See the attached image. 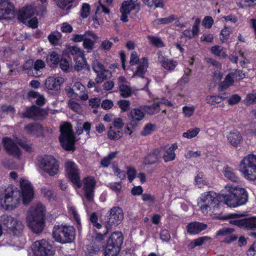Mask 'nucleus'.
<instances>
[{
    "label": "nucleus",
    "instance_id": "1",
    "mask_svg": "<svg viewBox=\"0 0 256 256\" xmlns=\"http://www.w3.org/2000/svg\"><path fill=\"white\" fill-rule=\"evenodd\" d=\"M44 212L42 206L41 204H38L35 208H30L28 212V225L34 233H40L44 230L45 224Z\"/></svg>",
    "mask_w": 256,
    "mask_h": 256
},
{
    "label": "nucleus",
    "instance_id": "2",
    "mask_svg": "<svg viewBox=\"0 0 256 256\" xmlns=\"http://www.w3.org/2000/svg\"><path fill=\"white\" fill-rule=\"evenodd\" d=\"M38 10L41 12V15H43L44 12H46V8L43 6L37 8H34L31 5L26 6L19 11L18 18L23 24L28 22L30 28H36L38 26V21L35 16L40 15Z\"/></svg>",
    "mask_w": 256,
    "mask_h": 256
},
{
    "label": "nucleus",
    "instance_id": "3",
    "mask_svg": "<svg viewBox=\"0 0 256 256\" xmlns=\"http://www.w3.org/2000/svg\"><path fill=\"white\" fill-rule=\"evenodd\" d=\"M228 193L223 196L224 203L228 206L236 208L246 204L248 194L244 188L229 187Z\"/></svg>",
    "mask_w": 256,
    "mask_h": 256
},
{
    "label": "nucleus",
    "instance_id": "4",
    "mask_svg": "<svg viewBox=\"0 0 256 256\" xmlns=\"http://www.w3.org/2000/svg\"><path fill=\"white\" fill-rule=\"evenodd\" d=\"M52 236L56 242L61 244H70L75 238V229L72 226L54 225L52 230Z\"/></svg>",
    "mask_w": 256,
    "mask_h": 256
},
{
    "label": "nucleus",
    "instance_id": "5",
    "mask_svg": "<svg viewBox=\"0 0 256 256\" xmlns=\"http://www.w3.org/2000/svg\"><path fill=\"white\" fill-rule=\"evenodd\" d=\"M60 134L58 139L62 148L66 151L74 152L76 150V136L72 125L66 122L60 127Z\"/></svg>",
    "mask_w": 256,
    "mask_h": 256
},
{
    "label": "nucleus",
    "instance_id": "6",
    "mask_svg": "<svg viewBox=\"0 0 256 256\" xmlns=\"http://www.w3.org/2000/svg\"><path fill=\"white\" fill-rule=\"evenodd\" d=\"M220 201L218 200L216 194L212 191L208 192L202 194L198 205L200 210L204 215L208 214L212 209L219 207Z\"/></svg>",
    "mask_w": 256,
    "mask_h": 256
},
{
    "label": "nucleus",
    "instance_id": "7",
    "mask_svg": "<svg viewBox=\"0 0 256 256\" xmlns=\"http://www.w3.org/2000/svg\"><path fill=\"white\" fill-rule=\"evenodd\" d=\"M240 168L244 177L248 180H256V155L249 154L240 162Z\"/></svg>",
    "mask_w": 256,
    "mask_h": 256
},
{
    "label": "nucleus",
    "instance_id": "8",
    "mask_svg": "<svg viewBox=\"0 0 256 256\" xmlns=\"http://www.w3.org/2000/svg\"><path fill=\"white\" fill-rule=\"evenodd\" d=\"M14 186L8 184L6 188L0 190V204L6 210H12L17 206L18 198L14 196Z\"/></svg>",
    "mask_w": 256,
    "mask_h": 256
},
{
    "label": "nucleus",
    "instance_id": "9",
    "mask_svg": "<svg viewBox=\"0 0 256 256\" xmlns=\"http://www.w3.org/2000/svg\"><path fill=\"white\" fill-rule=\"evenodd\" d=\"M39 166L50 176H54L58 170V162L52 156L44 155L38 158Z\"/></svg>",
    "mask_w": 256,
    "mask_h": 256
},
{
    "label": "nucleus",
    "instance_id": "10",
    "mask_svg": "<svg viewBox=\"0 0 256 256\" xmlns=\"http://www.w3.org/2000/svg\"><path fill=\"white\" fill-rule=\"evenodd\" d=\"M1 218L3 226L9 234L18 236L22 234L24 226L21 222L8 215L4 216Z\"/></svg>",
    "mask_w": 256,
    "mask_h": 256
},
{
    "label": "nucleus",
    "instance_id": "11",
    "mask_svg": "<svg viewBox=\"0 0 256 256\" xmlns=\"http://www.w3.org/2000/svg\"><path fill=\"white\" fill-rule=\"evenodd\" d=\"M65 169L66 176L72 184L78 188H82V182L77 165L72 161H68L65 164Z\"/></svg>",
    "mask_w": 256,
    "mask_h": 256
},
{
    "label": "nucleus",
    "instance_id": "12",
    "mask_svg": "<svg viewBox=\"0 0 256 256\" xmlns=\"http://www.w3.org/2000/svg\"><path fill=\"white\" fill-rule=\"evenodd\" d=\"M32 250L34 256H53L54 254L52 246L44 239L36 241L32 244Z\"/></svg>",
    "mask_w": 256,
    "mask_h": 256
},
{
    "label": "nucleus",
    "instance_id": "13",
    "mask_svg": "<svg viewBox=\"0 0 256 256\" xmlns=\"http://www.w3.org/2000/svg\"><path fill=\"white\" fill-rule=\"evenodd\" d=\"M20 196L24 205L29 204L33 200L34 190L32 184L28 180L21 178L20 181Z\"/></svg>",
    "mask_w": 256,
    "mask_h": 256
},
{
    "label": "nucleus",
    "instance_id": "14",
    "mask_svg": "<svg viewBox=\"0 0 256 256\" xmlns=\"http://www.w3.org/2000/svg\"><path fill=\"white\" fill-rule=\"evenodd\" d=\"M83 190L86 199L92 202L94 200V190L96 185V180L94 176H88L82 180Z\"/></svg>",
    "mask_w": 256,
    "mask_h": 256
},
{
    "label": "nucleus",
    "instance_id": "15",
    "mask_svg": "<svg viewBox=\"0 0 256 256\" xmlns=\"http://www.w3.org/2000/svg\"><path fill=\"white\" fill-rule=\"evenodd\" d=\"M46 112L42 108L35 105L27 107L26 110L22 113V117L32 118L34 120H41L45 118Z\"/></svg>",
    "mask_w": 256,
    "mask_h": 256
},
{
    "label": "nucleus",
    "instance_id": "16",
    "mask_svg": "<svg viewBox=\"0 0 256 256\" xmlns=\"http://www.w3.org/2000/svg\"><path fill=\"white\" fill-rule=\"evenodd\" d=\"M164 150L163 147H158L154 148L149 152L144 159V164L146 165H152L160 162L162 158V155Z\"/></svg>",
    "mask_w": 256,
    "mask_h": 256
},
{
    "label": "nucleus",
    "instance_id": "17",
    "mask_svg": "<svg viewBox=\"0 0 256 256\" xmlns=\"http://www.w3.org/2000/svg\"><path fill=\"white\" fill-rule=\"evenodd\" d=\"M14 12V6L8 0H0V20L10 18Z\"/></svg>",
    "mask_w": 256,
    "mask_h": 256
},
{
    "label": "nucleus",
    "instance_id": "18",
    "mask_svg": "<svg viewBox=\"0 0 256 256\" xmlns=\"http://www.w3.org/2000/svg\"><path fill=\"white\" fill-rule=\"evenodd\" d=\"M230 223L240 228L254 230L256 229V216L232 220L230 221Z\"/></svg>",
    "mask_w": 256,
    "mask_h": 256
},
{
    "label": "nucleus",
    "instance_id": "19",
    "mask_svg": "<svg viewBox=\"0 0 256 256\" xmlns=\"http://www.w3.org/2000/svg\"><path fill=\"white\" fill-rule=\"evenodd\" d=\"M3 143L8 154L17 158L20 156L21 155L20 150L12 138L8 137L4 138Z\"/></svg>",
    "mask_w": 256,
    "mask_h": 256
},
{
    "label": "nucleus",
    "instance_id": "20",
    "mask_svg": "<svg viewBox=\"0 0 256 256\" xmlns=\"http://www.w3.org/2000/svg\"><path fill=\"white\" fill-rule=\"evenodd\" d=\"M24 130L26 134L37 138L44 136V127L40 124L30 123L24 126Z\"/></svg>",
    "mask_w": 256,
    "mask_h": 256
},
{
    "label": "nucleus",
    "instance_id": "21",
    "mask_svg": "<svg viewBox=\"0 0 256 256\" xmlns=\"http://www.w3.org/2000/svg\"><path fill=\"white\" fill-rule=\"evenodd\" d=\"M168 145H163L160 147H163L164 149L162 155V158L165 162L174 160L176 158L175 151L178 148L177 143H174L168 148Z\"/></svg>",
    "mask_w": 256,
    "mask_h": 256
},
{
    "label": "nucleus",
    "instance_id": "22",
    "mask_svg": "<svg viewBox=\"0 0 256 256\" xmlns=\"http://www.w3.org/2000/svg\"><path fill=\"white\" fill-rule=\"evenodd\" d=\"M110 218L109 221L107 222L112 226V224L117 225L119 222L122 220L124 218V214L122 210L118 206H114L112 208L110 211Z\"/></svg>",
    "mask_w": 256,
    "mask_h": 256
},
{
    "label": "nucleus",
    "instance_id": "23",
    "mask_svg": "<svg viewBox=\"0 0 256 256\" xmlns=\"http://www.w3.org/2000/svg\"><path fill=\"white\" fill-rule=\"evenodd\" d=\"M158 60L162 66L165 70L172 72L178 66V62L173 59H169L162 54L161 52L158 53Z\"/></svg>",
    "mask_w": 256,
    "mask_h": 256
},
{
    "label": "nucleus",
    "instance_id": "24",
    "mask_svg": "<svg viewBox=\"0 0 256 256\" xmlns=\"http://www.w3.org/2000/svg\"><path fill=\"white\" fill-rule=\"evenodd\" d=\"M64 80L62 77H48L45 82V87L48 90L58 91L60 90V84L63 82Z\"/></svg>",
    "mask_w": 256,
    "mask_h": 256
},
{
    "label": "nucleus",
    "instance_id": "25",
    "mask_svg": "<svg viewBox=\"0 0 256 256\" xmlns=\"http://www.w3.org/2000/svg\"><path fill=\"white\" fill-rule=\"evenodd\" d=\"M144 116L145 112L141 108H132L128 114V118L130 120V124H134V125L138 126V122L144 118Z\"/></svg>",
    "mask_w": 256,
    "mask_h": 256
},
{
    "label": "nucleus",
    "instance_id": "26",
    "mask_svg": "<svg viewBox=\"0 0 256 256\" xmlns=\"http://www.w3.org/2000/svg\"><path fill=\"white\" fill-rule=\"evenodd\" d=\"M208 227L206 224L198 222H194L187 225V231L190 234H198Z\"/></svg>",
    "mask_w": 256,
    "mask_h": 256
},
{
    "label": "nucleus",
    "instance_id": "27",
    "mask_svg": "<svg viewBox=\"0 0 256 256\" xmlns=\"http://www.w3.org/2000/svg\"><path fill=\"white\" fill-rule=\"evenodd\" d=\"M228 142L234 147L236 148L240 145L242 138L238 130H234L227 135Z\"/></svg>",
    "mask_w": 256,
    "mask_h": 256
},
{
    "label": "nucleus",
    "instance_id": "28",
    "mask_svg": "<svg viewBox=\"0 0 256 256\" xmlns=\"http://www.w3.org/2000/svg\"><path fill=\"white\" fill-rule=\"evenodd\" d=\"M122 7L126 11H128L130 14L134 10L138 12L140 9V4L138 2V0H125L122 2L120 10H122Z\"/></svg>",
    "mask_w": 256,
    "mask_h": 256
},
{
    "label": "nucleus",
    "instance_id": "29",
    "mask_svg": "<svg viewBox=\"0 0 256 256\" xmlns=\"http://www.w3.org/2000/svg\"><path fill=\"white\" fill-rule=\"evenodd\" d=\"M122 244H112L106 243L104 249V256H118L121 250Z\"/></svg>",
    "mask_w": 256,
    "mask_h": 256
},
{
    "label": "nucleus",
    "instance_id": "30",
    "mask_svg": "<svg viewBox=\"0 0 256 256\" xmlns=\"http://www.w3.org/2000/svg\"><path fill=\"white\" fill-rule=\"evenodd\" d=\"M122 244H112L106 243L104 249V256H118L121 250Z\"/></svg>",
    "mask_w": 256,
    "mask_h": 256
},
{
    "label": "nucleus",
    "instance_id": "31",
    "mask_svg": "<svg viewBox=\"0 0 256 256\" xmlns=\"http://www.w3.org/2000/svg\"><path fill=\"white\" fill-rule=\"evenodd\" d=\"M148 68V60L146 58H143L142 62H140L136 70L134 73V76L141 78L144 77L147 68Z\"/></svg>",
    "mask_w": 256,
    "mask_h": 256
},
{
    "label": "nucleus",
    "instance_id": "32",
    "mask_svg": "<svg viewBox=\"0 0 256 256\" xmlns=\"http://www.w3.org/2000/svg\"><path fill=\"white\" fill-rule=\"evenodd\" d=\"M223 174L226 178L232 182H240V178L234 172L233 169L228 166L224 167Z\"/></svg>",
    "mask_w": 256,
    "mask_h": 256
},
{
    "label": "nucleus",
    "instance_id": "33",
    "mask_svg": "<svg viewBox=\"0 0 256 256\" xmlns=\"http://www.w3.org/2000/svg\"><path fill=\"white\" fill-rule=\"evenodd\" d=\"M124 236L122 232H112L107 240L106 243L112 244H123Z\"/></svg>",
    "mask_w": 256,
    "mask_h": 256
},
{
    "label": "nucleus",
    "instance_id": "34",
    "mask_svg": "<svg viewBox=\"0 0 256 256\" xmlns=\"http://www.w3.org/2000/svg\"><path fill=\"white\" fill-rule=\"evenodd\" d=\"M73 60L76 62L74 68L78 71H80L87 66L84 54L78 57H73Z\"/></svg>",
    "mask_w": 256,
    "mask_h": 256
},
{
    "label": "nucleus",
    "instance_id": "35",
    "mask_svg": "<svg viewBox=\"0 0 256 256\" xmlns=\"http://www.w3.org/2000/svg\"><path fill=\"white\" fill-rule=\"evenodd\" d=\"M60 60V56L58 52L52 51L48 54L46 59V62L50 65L58 66Z\"/></svg>",
    "mask_w": 256,
    "mask_h": 256
},
{
    "label": "nucleus",
    "instance_id": "36",
    "mask_svg": "<svg viewBox=\"0 0 256 256\" xmlns=\"http://www.w3.org/2000/svg\"><path fill=\"white\" fill-rule=\"evenodd\" d=\"M120 92V96L124 98L130 97L132 94V90L131 88L124 84H120L118 86Z\"/></svg>",
    "mask_w": 256,
    "mask_h": 256
},
{
    "label": "nucleus",
    "instance_id": "37",
    "mask_svg": "<svg viewBox=\"0 0 256 256\" xmlns=\"http://www.w3.org/2000/svg\"><path fill=\"white\" fill-rule=\"evenodd\" d=\"M234 80L230 72L226 76L224 80L220 83L219 86L220 88L222 90H226L232 86L234 84Z\"/></svg>",
    "mask_w": 256,
    "mask_h": 256
},
{
    "label": "nucleus",
    "instance_id": "38",
    "mask_svg": "<svg viewBox=\"0 0 256 256\" xmlns=\"http://www.w3.org/2000/svg\"><path fill=\"white\" fill-rule=\"evenodd\" d=\"M123 136V132L122 130L116 131L112 127H110L108 132V138L112 140H116Z\"/></svg>",
    "mask_w": 256,
    "mask_h": 256
},
{
    "label": "nucleus",
    "instance_id": "39",
    "mask_svg": "<svg viewBox=\"0 0 256 256\" xmlns=\"http://www.w3.org/2000/svg\"><path fill=\"white\" fill-rule=\"evenodd\" d=\"M61 37V33L58 31H55L52 32L48 36V38L51 44L56 46L58 44L59 40L60 39Z\"/></svg>",
    "mask_w": 256,
    "mask_h": 256
},
{
    "label": "nucleus",
    "instance_id": "40",
    "mask_svg": "<svg viewBox=\"0 0 256 256\" xmlns=\"http://www.w3.org/2000/svg\"><path fill=\"white\" fill-rule=\"evenodd\" d=\"M147 38L149 40L150 43L156 48H162L165 46L164 42L159 37L148 35V36Z\"/></svg>",
    "mask_w": 256,
    "mask_h": 256
},
{
    "label": "nucleus",
    "instance_id": "41",
    "mask_svg": "<svg viewBox=\"0 0 256 256\" xmlns=\"http://www.w3.org/2000/svg\"><path fill=\"white\" fill-rule=\"evenodd\" d=\"M224 99V98L222 96L210 95L206 97V100L208 104L215 106L216 104L220 103Z\"/></svg>",
    "mask_w": 256,
    "mask_h": 256
},
{
    "label": "nucleus",
    "instance_id": "42",
    "mask_svg": "<svg viewBox=\"0 0 256 256\" xmlns=\"http://www.w3.org/2000/svg\"><path fill=\"white\" fill-rule=\"evenodd\" d=\"M100 250V248L96 246L88 245L86 251V256H98Z\"/></svg>",
    "mask_w": 256,
    "mask_h": 256
},
{
    "label": "nucleus",
    "instance_id": "43",
    "mask_svg": "<svg viewBox=\"0 0 256 256\" xmlns=\"http://www.w3.org/2000/svg\"><path fill=\"white\" fill-rule=\"evenodd\" d=\"M74 0H57V6L62 9L68 10L72 8V4Z\"/></svg>",
    "mask_w": 256,
    "mask_h": 256
},
{
    "label": "nucleus",
    "instance_id": "44",
    "mask_svg": "<svg viewBox=\"0 0 256 256\" xmlns=\"http://www.w3.org/2000/svg\"><path fill=\"white\" fill-rule=\"evenodd\" d=\"M116 152H111L106 156L104 157L100 161L101 165L104 168L108 167L111 160L116 156Z\"/></svg>",
    "mask_w": 256,
    "mask_h": 256
},
{
    "label": "nucleus",
    "instance_id": "45",
    "mask_svg": "<svg viewBox=\"0 0 256 256\" xmlns=\"http://www.w3.org/2000/svg\"><path fill=\"white\" fill-rule=\"evenodd\" d=\"M177 19L178 16L176 15L171 14L166 18H158L156 22L158 24H168Z\"/></svg>",
    "mask_w": 256,
    "mask_h": 256
},
{
    "label": "nucleus",
    "instance_id": "46",
    "mask_svg": "<svg viewBox=\"0 0 256 256\" xmlns=\"http://www.w3.org/2000/svg\"><path fill=\"white\" fill-rule=\"evenodd\" d=\"M200 129L198 128H190L186 132L182 134V136L187 138H192L196 136L199 132Z\"/></svg>",
    "mask_w": 256,
    "mask_h": 256
},
{
    "label": "nucleus",
    "instance_id": "47",
    "mask_svg": "<svg viewBox=\"0 0 256 256\" xmlns=\"http://www.w3.org/2000/svg\"><path fill=\"white\" fill-rule=\"evenodd\" d=\"M68 54L69 56L73 59V57H78L84 53L78 47L72 46L69 48Z\"/></svg>",
    "mask_w": 256,
    "mask_h": 256
},
{
    "label": "nucleus",
    "instance_id": "48",
    "mask_svg": "<svg viewBox=\"0 0 256 256\" xmlns=\"http://www.w3.org/2000/svg\"><path fill=\"white\" fill-rule=\"evenodd\" d=\"M84 86L79 82H75L74 86L72 88H70L68 91V93H72L76 96H78V93L76 92V90H78L80 92V94L82 93L84 90Z\"/></svg>",
    "mask_w": 256,
    "mask_h": 256
},
{
    "label": "nucleus",
    "instance_id": "49",
    "mask_svg": "<svg viewBox=\"0 0 256 256\" xmlns=\"http://www.w3.org/2000/svg\"><path fill=\"white\" fill-rule=\"evenodd\" d=\"M90 6L88 4L84 3L80 9V16L82 18H86L90 15Z\"/></svg>",
    "mask_w": 256,
    "mask_h": 256
},
{
    "label": "nucleus",
    "instance_id": "50",
    "mask_svg": "<svg viewBox=\"0 0 256 256\" xmlns=\"http://www.w3.org/2000/svg\"><path fill=\"white\" fill-rule=\"evenodd\" d=\"M42 193L48 200H56V196L54 194V192L52 190L44 188L42 190Z\"/></svg>",
    "mask_w": 256,
    "mask_h": 256
},
{
    "label": "nucleus",
    "instance_id": "51",
    "mask_svg": "<svg viewBox=\"0 0 256 256\" xmlns=\"http://www.w3.org/2000/svg\"><path fill=\"white\" fill-rule=\"evenodd\" d=\"M210 51L216 56H222L224 58L226 55V52L222 51L221 46L218 45L212 46L210 48Z\"/></svg>",
    "mask_w": 256,
    "mask_h": 256
},
{
    "label": "nucleus",
    "instance_id": "52",
    "mask_svg": "<svg viewBox=\"0 0 256 256\" xmlns=\"http://www.w3.org/2000/svg\"><path fill=\"white\" fill-rule=\"evenodd\" d=\"M214 23V20L211 16H206L202 20V26L207 28H210Z\"/></svg>",
    "mask_w": 256,
    "mask_h": 256
},
{
    "label": "nucleus",
    "instance_id": "53",
    "mask_svg": "<svg viewBox=\"0 0 256 256\" xmlns=\"http://www.w3.org/2000/svg\"><path fill=\"white\" fill-rule=\"evenodd\" d=\"M126 170L128 180L130 182H132L136 177V170L132 166H128Z\"/></svg>",
    "mask_w": 256,
    "mask_h": 256
},
{
    "label": "nucleus",
    "instance_id": "54",
    "mask_svg": "<svg viewBox=\"0 0 256 256\" xmlns=\"http://www.w3.org/2000/svg\"><path fill=\"white\" fill-rule=\"evenodd\" d=\"M230 73L233 77L234 80H236V81L242 80L245 76V74L242 72V70L238 69H236L234 70V72H232Z\"/></svg>",
    "mask_w": 256,
    "mask_h": 256
},
{
    "label": "nucleus",
    "instance_id": "55",
    "mask_svg": "<svg viewBox=\"0 0 256 256\" xmlns=\"http://www.w3.org/2000/svg\"><path fill=\"white\" fill-rule=\"evenodd\" d=\"M108 70L104 69V72H97V76L95 79V80L96 83L100 84L102 83L104 80L106 79Z\"/></svg>",
    "mask_w": 256,
    "mask_h": 256
},
{
    "label": "nucleus",
    "instance_id": "56",
    "mask_svg": "<svg viewBox=\"0 0 256 256\" xmlns=\"http://www.w3.org/2000/svg\"><path fill=\"white\" fill-rule=\"evenodd\" d=\"M90 34V31H86L84 34H74L72 36V40L74 42H84V38H86V36L87 34L89 35Z\"/></svg>",
    "mask_w": 256,
    "mask_h": 256
},
{
    "label": "nucleus",
    "instance_id": "57",
    "mask_svg": "<svg viewBox=\"0 0 256 256\" xmlns=\"http://www.w3.org/2000/svg\"><path fill=\"white\" fill-rule=\"evenodd\" d=\"M154 128L155 126L153 124H146L144 126L142 131L141 132V134L143 136H146L150 134L154 130Z\"/></svg>",
    "mask_w": 256,
    "mask_h": 256
},
{
    "label": "nucleus",
    "instance_id": "58",
    "mask_svg": "<svg viewBox=\"0 0 256 256\" xmlns=\"http://www.w3.org/2000/svg\"><path fill=\"white\" fill-rule=\"evenodd\" d=\"M118 105L121 110L124 112H127L130 108V102L125 100H121L118 102Z\"/></svg>",
    "mask_w": 256,
    "mask_h": 256
},
{
    "label": "nucleus",
    "instance_id": "59",
    "mask_svg": "<svg viewBox=\"0 0 256 256\" xmlns=\"http://www.w3.org/2000/svg\"><path fill=\"white\" fill-rule=\"evenodd\" d=\"M230 29L227 26H224V28L222 30L220 34V39L222 42H224L230 36Z\"/></svg>",
    "mask_w": 256,
    "mask_h": 256
},
{
    "label": "nucleus",
    "instance_id": "60",
    "mask_svg": "<svg viewBox=\"0 0 256 256\" xmlns=\"http://www.w3.org/2000/svg\"><path fill=\"white\" fill-rule=\"evenodd\" d=\"M160 110V105L159 103H154L148 107V113L150 114H154Z\"/></svg>",
    "mask_w": 256,
    "mask_h": 256
},
{
    "label": "nucleus",
    "instance_id": "61",
    "mask_svg": "<svg viewBox=\"0 0 256 256\" xmlns=\"http://www.w3.org/2000/svg\"><path fill=\"white\" fill-rule=\"evenodd\" d=\"M104 230L103 232V233H98L96 234V238L100 240H102L104 239V236L106 235V234L111 229V225L108 223H106L104 226Z\"/></svg>",
    "mask_w": 256,
    "mask_h": 256
},
{
    "label": "nucleus",
    "instance_id": "62",
    "mask_svg": "<svg viewBox=\"0 0 256 256\" xmlns=\"http://www.w3.org/2000/svg\"><path fill=\"white\" fill-rule=\"evenodd\" d=\"M84 48L88 51L92 50L94 48V42L90 38H85L83 42Z\"/></svg>",
    "mask_w": 256,
    "mask_h": 256
},
{
    "label": "nucleus",
    "instance_id": "63",
    "mask_svg": "<svg viewBox=\"0 0 256 256\" xmlns=\"http://www.w3.org/2000/svg\"><path fill=\"white\" fill-rule=\"evenodd\" d=\"M241 99V97L238 94H234L228 100V102L229 105L233 106L238 104Z\"/></svg>",
    "mask_w": 256,
    "mask_h": 256
},
{
    "label": "nucleus",
    "instance_id": "64",
    "mask_svg": "<svg viewBox=\"0 0 256 256\" xmlns=\"http://www.w3.org/2000/svg\"><path fill=\"white\" fill-rule=\"evenodd\" d=\"M245 103L247 105L256 103V93H250L248 94L245 100Z\"/></svg>",
    "mask_w": 256,
    "mask_h": 256
}]
</instances>
